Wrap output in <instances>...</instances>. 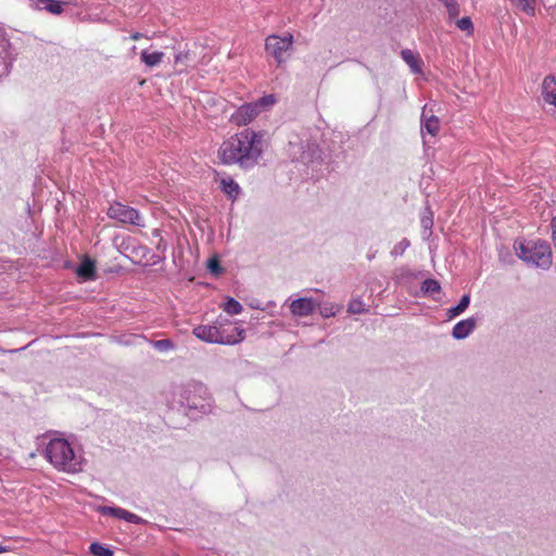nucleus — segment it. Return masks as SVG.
<instances>
[{
	"label": "nucleus",
	"instance_id": "473e14b6",
	"mask_svg": "<svg viewBox=\"0 0 556 556\" xmlns=\"http://www.w3.org/2000/svg\"><path fill=\"white\" fill-rule=\"evenodd\" d=\"M189 59V52H179L175 55V63H185Z\"/></svg>",
	"mask_w": 556,
	"mask_h": 556
},
{
	"label": "nucleus",
	"instance_id": "1a4fd4ad",
	"mask_svg": "<svg viewBox=\"0 0 556 556\" xmlns=\"http://www.w3.org/2000/svg\"><path fill=\"white\" fill-rule=\"evenodd\" d=\"M98 511L104 516H111L117 519L125 520L127 522L134 525H144L146 520L140 516L128 511L122 507H113V506H100Z\"/></svg>",
	"mask_w": 556,
	"mask_h": 556
},
{
	"label": "nucleus",
	"instance_id": "c756f323",
	"mask_svg": "<svg viewBox=\"0 0 556 556\" xmlns=\"http://www.w3.org/2000/svg\"><path fill=\"white\" fill-rule=\"evenodd\" d=\"M319 311L321 316L328 318L334 316L338 309L333 305L325 304L324 306L319 307Z\"/></svg>",
	"mask_w": 556,
	"mask_h": 556
},
{
	"label": "nucleus",
	"instance_id": "dca6fc26",
	"mask_svg": "<svg viewBox=\"0 0 556 556\" xmlns=\"http://www.w3.org/2000/svg\"><path fill=\"white\" fill-rule=\"evenodd\" d=\"M164 58V53L162 51H153L149 52L143 50L141 52V61L149 67L157 66Z\"/></svg>",
	"mask_w": 556,
	"mask_h": 556
},
{
	"label": "nucleus",
	"instance_id": "58836bf2",
	"mask_svg": "<svg viewBox=\"0 0 556 556\" xmlns=\"http://www.w3.org/2000/svg\"><path fill=\"white\" fill-rule=\"evenodd\" d=\"M510 2H513V0H509Z\"/></svg>",
	"mask_w": 556,
	"mask_h": 556
},
{
	"label": "nucleus",
	"instance_id": "ddd939ff",
	"mask_svg": "<svg viewBox=\"0 0 556 556\" xmlns=\"http://www.w3.org/2000/svg\"><path fill=\"white\" fill-rule=\"evenodd\" d=\"M421 128L431 136H435L440 130V119L433 114L428 115L426 109H424L421 114Z\"/></svg>",
	"mask_w": 556,
	"mask_h": 556
},
{
	"label": "nucleus",
	"instance_id": "9b49d317",
	"mask_svg": "<svg viewBox=\"0 0 556 556\" xmlns=\"http://www.w3.org/2000/svg\"><path fill=\"white\" fill-rule=\"evenodd\" d=\"M542 97L547 104L556 108V76L548 75L543 79Z\"/></svg>",
	"mask_w": 556,
	"mask_h": 556
},
{
	"label": "nucleus",
	"instance_id": "f8f14e48",
	"mask_svg": "<svg viewBox=\"0 0 556 556\" xmlns=\"http://www.w3.org/2000/svg\"><path fill=\"white\" fill-rule=\"evenodd\" d=\"M401 56L405 61V63L410 67V71L413 73H415V74L422 73L424 62L418 53H416L409 49H404L401 51Z\"/></svg>",
	"mask_w": 556,
	"mask_h": 556
},
{
	"label": "nucleus",
	"instance_id": "a878e982",
	"mask_svg": "<svg viewBox=\"0 0 556 556\" xmlns=\"http://www.w3.org/2000/svg\"><path fill=\"white\" fill-rule=\"evenodd\" d=\"M456 25L460 30L465 31L467 35H471L473 33V24H472L470 17H468V16H465V17H462L460 20H458L456 22Z\"/></svg>",
	"mask_w": 556,
	"mask_h": 556
},
{
	"label": "nucleus",
	"instance_id": "6ab92c4d",
	"mask_svg": "<svg viewBox=\"0 0 556 556\" xmlns=\"http://www.w3.org/2000/svg\"><path fill=\"white\" fill-rule=\"evenodd\" d=\"M516 8L525 12L529 16L535 15L536 0H513L511 2Z\"/></svg>",
	"mask_w": 556,
	"mask_h": 556
},
{
	"label": "nucleus",
	"instance_id": "c85d7f7f",
	"mask_svg": "<svg viewBox=\"0 0 556 556\" xmlns=\"http://www.w3.org/2000/svg\"><path fill=\"white\" fill-rule=\"evenodd\" d=\"M207 327V340H204V342L208 343H216L218 344V326H206Z\"/></svg>",
	"mask_w": 556,
	"mask_h": 556
},
{
	"label": "nucleus",
	"instance_id": "f257e3e1",
	"mask_svg": "<svg viewBox=\"0 0 556 556\" xmlns=\"http://www.w3.org/2000/svg\"><path fill=\"white\" fill-rule=\"evenodd\" d=\"M262 137L261 132L245 128L222 142L217 157L224 165L253 167L263 154Z\"/></svg>",
	"mask_w": 556,
	"mask_h": 556
},
{
	"label": "nucleus",
	"instance_id": "39448f33",
	"mask_svg": "<svg viewBox=\"0 0 556 556\" xmlns=\"http://www.w3.org/2000/svg\"><path fill=\"white\" fill-rule=\"evenodd\" d=\"M274 94H267L255 102L245 103L239 106L230 116V122L238 127L252 123L262 111L270 109L276 103Z\"/></svg>",
	"mask_w": 556,
	"mask_h": 556
},
{
	"label": "nucleus",
	"instance_id": "412c9836",
	"mask_svg": "<svg viewBox=\"0 0 556 556\" xmlns=\"http://www.w3.org/2000/svg\"><path fill=\"white\" fill-rule=\"evenodd\" d=\"M469 303H470L469 294H464L462 296L459 303L456 306L448 308V311H447L448 317L454 318V317L458 316L459 314H462L468 307Z\"/></svg>",
	"mask_w": 556,
	"mask_h": 556
},
{
	"label": "nucleus",
	"instance_id": "cd10ccee",
	"mask_svg": "<svg viewBox=\"0 0 556 556\" xmlns=\"http://www.w3.org/2000/svg\"><path fill=\"white\" fill-rule=\"evenodd\" d=\"M348 312L351 314H362L365 312L364 304L361 300L354 299L349 303Z\"/></svg>",
	"mask_w": 556,
	"mask_h": 556
},
{
	"label": "nucleus",
	"instance_id": "f3484780",
	"mask_svg": "<svg viewBox=\"0 0 556 556\" xmlns=\"http://www.w3.org/2000/svg\"><path fill=\"white\" fill-rule=\"evenodd\" d=\"M36 5L38 9L46 10L52 14H61L63 11L62 3L56 0H38Z\"/></svg>",
	"mask_w": 556,
	"mask_h": 556
},
{
	"label": "nucleus",
	"instance_id": "72a5a7b5",
	"mask_svg": "<svg viewBox=\"0 0 556 556\" xmlns=\"http://www.w3.org/2000/svg\"><path fill=\"white\" fill-rule=\"evenodd\" d=\"M551 227H552V241H553L554 247L556 248V216L552 219Z\"/></svg>",
	"mask_w": 556,
	"mask_h": 556
},
{
	"label": "nucleus",
	"instance_id": "e433bc0d",
	"mask_svg": "<svg viewBox=\"0 0 556 556\" xmlns=\"http://www.w3.org/2000/svg\"><path fill=\"white\" fill-rule=\"evenodd\" d=\"M9 551V548L2 544H0V554L2 553H7Z\"/></svg>",
	"mask_w": 556,
	"mask_h": 556
},
{
	"label": "nucleus",
	"instance_id": "bb28decb",
	"mask_svg": "<svg viewBox=\"0 0 556 556\" xmlns=\"http://www.w3.org/2000/svg\"><path fill=\"white\" fill-rule=\"evenodd\" d=\"M207 269L215 276L220 275L224 270L217 256H212L208 258Z\"/></svg>",
	"mask_w": 556,
	"mask_h": 556
},
{
	"label": "nucleus",
	"instance_id": "6e6552de",
	"mask_svg": "<svg viewBox=\"0 0 556 556\" xmlns=\"http://www.w3.org/2000/svg\"><path fill=\"white\" fill-rule=\"evenodd\" d=\"M218 344L232 345L243 340V330L235 323L218 325Z\"/></svg>",
	"mask_w": 556,
	"mask_h": 556
},
{
	"label": "nucleus",
	"instance_id": "2eb2a0df",
	"mask_svg": "<svg viewBox=\"0 0 556 556\" xmlns=\"http://www.w3.org/2000/svg\"><path fill=\"white\" fill-rule=\"evenodd\" d=\"M78 277L84 280H92L96 277V265L90 258H85L76 269Z\"/></svg>",
	"mask_w": 556,
	"mask_h": 556
},
{
	"label": "nucleus",
	"instance_id": "423d86ee",
	"mask_svg": "<svg viewBox=\"0 0 556 556\" xmlns=\"http://www.w3.org/2000/svg\"><path fill=\"white\" fill-rule=\"evenodd\" d=\"M293 43L294 39L290 33L283 36L269 35L265 39V50L280 65L285 62L283 54L292 49Z\"/></svg>",
	"mask_w": 556,
	"mask_h": 556
},
{
	"label": "nucleus",
	"instance_id": "20e7f679",
	"mask_svg": "<svg viewBox=\"0 0 556 556\" xmlns=\"http://www.w3.org/2000/svg\"><path fill=\"white\" fill-rule=\"evenodd\" d=\"M515 251L519 258L541 268L552 265V251L545 241H516Z\"/></svg>",
	"mask_w": 556,
	"mask_h": 556
},
{
	"label": "nucleus",
	"instance_id": "c9c22d12",
	"mask_svg": "<svg viewBox=\"0 0 556 556\" xmlns=\"http://www.w3.org/2000/svg\"><path fill=\"white\" fill-rule=\"evenodd\" d=\"M142 37H143V35H142L141 33H138V31H135V33H132V34L130 35V38H131L132 40H139V39H141Z\"/></svg>",
	"mask_w": 556,
	"mask_h": 556
},
{
	"label": "nucleus",
	"instance_id": "aec40b11",
	"mask_svg": "<svg viewBox=\"0 0 556 556\" xmlns=\"http://www.w3.org/2000/svg\"><path fill=\"white\" fill-rule=\"evenodd\" d=\"M516 8L525 12L529 16L535 15L536 0H513L511 2Z\"/></svg>",
	"mask_w": 556,
	"mask_h": 556
},
{
	"label": "nucleus",
	"instance_id": "f704fd0d",
	"mask_svg": "<svg viewBox=\"0 0 556 556\" xmlns=\"http://www.w3.org/2000/svg\"><path fill=\"white\" fill-rule=\"evenodd\" d=\"M154 348H170V342L168 340H159L154 342Z\"/></svg>",
	"mask_w": 556,
	"mask_h": 556
},
{
	"label": "nucleus",
	"instance_id": "b1692460",
	"mask_svg": "<svg viewBox=\"0 0 556 556\" xmlns=\"http://www.w3.org/2000/svg\"><path fill=\"white\" fill-rule=\"evenodd\" d=\"M90 552L94 556H113L114 555L113 551H111L109 547H106L105 545L98 543V542L91 543Z\"/></svg>",
	"mask_w": 556,
	"mask_h": 556
},
{
	"label": "nucleus",
	"instance_id": "2f4dec72",
	"mask_svg": "<svg viewBox=\"0 0 556 556\" xmlns=\"http://www.w3.org/2000/svg\"><path fill=\"white\" fill-rule=\"evenodd\" d=\"M193 333L202 341L207 340V327L199 326L193 330Z\"/></svg>",
	"mask_w": 556,
	"mask_h": 556
},
{
	"label": "nucleus",
	"instance_id": "9d476101",
	"mask_svg": "<svg viewBox=\"0 0 556 556\" xmlns=\"http://www.w3.org/2000/svg\"><path fill=\"white\" fill-rule=\"evenodd\" d=\"M315 309V303L312 299L301 298L291 302L290 311L294 316L306 317Z\"/></svg>",
	"mask_w": 556,
	"mask_h": 556
},
{
	"label": "nucleus",
	"instance_id": "5701e85b",
	"mask_svg": "<svg viewBox=\"0 0 556 556\" xmlns=\"http://www.w3.org/2000/svg\"><path fill=\"white\" fill-rule=\"evenodd\" d=\"M223 309L230 315H238L243 311V307L237 300L229 298L223 305Z\"/></svg>",
	"mask_w": 556,
	"mask_h": 556
},
{
	"label": "nucleus",
	"instance_id": "4c0bfd02",
	"mask_svg": "<svg viewBox=\"0 0 556 556\" xmlns=\"http://www.w3.org/2000/svg\"><path fill=\"white\" fill-rule=\"evenodd\" d=\"M542 2L546 4L547 2H551V0H542Z\"/></svg>",
	"mask_w": 556,
	"mask_h": 556
},
{
	"label": "nucleus",
	"instance_id": "4be33fe9",
	"mask_svg": "<svg viewBox=\"0 0 556 556\" xmlns=\"http://www.w3.org/2000/svg\"><path fill=\"white\" fill-rule=\"evenodd\" d=\"M421 290L425 294L434 296L435 293H440L441 286L438 280L426 279L422 282Z\"/></svg>",
	"mask_w": 556,
	"mask_h": 556
},
{
	"label": "nucleus",
	"instance_id": "7c9ffc66",
	"mask_svg": "<svg viewBox=\"0 0 556 556\" xmlns=\"http://www.w3.org/2000/svg\"><path fill=\"white\" fill-rule=\"evenodd\" d=\"M146 338L139 337V336H130L127 341H125L126 345H132V346H141L146 343Z\"/></svg>",
	"mask_w": 556,
	"mask_h": 556
},
{
	"label": "nucleus",
	"instance_id": "7ed1b4c3",
	"mask_svg": "<svg viewBox=\"0 0 556 556\" xmlns=\"http://www.w3.org/2000/svg\"><path fill=\"white\" fill-rule=\"evenodd\" d=\"M45 456L60 471L74 473L81 470V456L63 438L51 439L45 448Z\"/></svg>",
	"mask_w": 556,
	"mask_h": 556
},
{
	"label": "nucleus",
	"instance_id": "4468645a",
	"mask_svg": "<svg viewBox=\"0 0 556 556\" xmlns=\"http://www.w3.org/2000/svg\"><path fill=\"white\" fill-rule=\"evenodd\" d=\"M476 320L473 318H468L460 320L453 328V336L457 339L466 338L475 328Z\"/></svg>",
	"mask_w": 556,
	"mask_h": 556
},
{
	"label": "nucleus",
	"instance_id": "f03ea898",
	"mask_svg": "<svg viewBox=\"0 0 556 556\" xmlns=\"http://www.w3.org/2000/svg\"><path fill=\"white\" fill-rule=\"evenodd\" d=\"M163 395L170 409L182 412L191 418H195L198 414L212 412L213 401L203 383L190 382L186 386H173Z\"/></svg>",
	"mask_w": 556,
	"mask_h": 556
},
{
	"label": "nucleus",
	"instance_id": "0eeeda50",
	"mask_svg": "<svg viewBox=\"0 0 556 556\" xmlns=\"http://www.w3.org/2000/svg\"><path fill=\"white\" fill-rule=\"evenodd\" d=\"M106 214L111 219H115L122 224H130L139 227L144 226L139 212L136 208L125 205L121 202L113 203L108 208Z\"/></svg>",
	"mask_w": 556,
	"mask_h": 556
},
{
	"label": "nucleus",
	"instance_id": "a211bd4d",
	"mask_svg": "<svg viewBox=\"0 0 556 556\" xmlns=\"http://www.w3.org/2000/svg\"><path fill=\"white\" fill-rule=\"evenodd\" d=\"M222 190L230 198H236L239 194L240 187L231 178H224L220 180Z\"/></svg>",
	"mask_w": 556,
	"mask_h": 556
},
{
	"label": "nucleus",
	"instance_id": "393cba45",
	"mask_svg": "<svg viewBox=\"0 0 556 556\" xmlns=\"http://www.w3.org/2000/svg\"><path fill=\"white\" fill-rule=\"evenodd\" d=\"M446 8L450 17L454 18L458 16L460 10L457 0H441Z\"/></svg>",
	"mask_w": 556,
	"mask_h": 556
}]
</instances>
